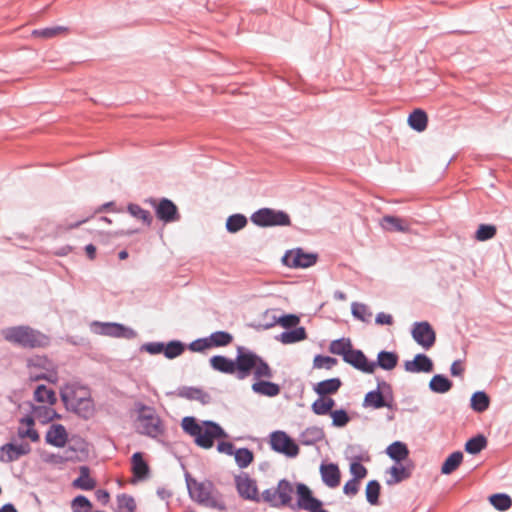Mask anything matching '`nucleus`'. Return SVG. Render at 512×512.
Listing matches in <instances>:
<instances>
[{"mask_svg":"<svg viewBox=\"0 0 512 512\" xmlns=\"http://www.w3.org/2000/svg\"><path fill=\"white\" fill-rule=\"evenodd\" d=\"M68 440V433L62 424H52L45 435L47 444L54 447H64Z\"/></svg>","mask_w":512,"mask_h":512,"instance_id":"19","label":"nucleus"},{"mask_svg":"<svg viewBox=\"0 0 512 512\" xmlns=\"http://www.w3.org/2000/svg\"><path fill=\"white\" fill-rule=\"evenodd\" d=\"M132 473L136 480H143L148 477L150 468L144 460L141 452H135L131 457Z\"/></svg>","mask_w":512,"mask_h":512,"instance_id":"22","label":"nucleus"},{"mask_svg":"<svg viewBox=\"0 0 512 512\" xmlns=\"http://www.w3.org/2000/svg\"><path fill=\"white\" fill-rule=\"evenodd\" d=\"M247 225V218L243 214H233L227 218L226 229L230 233H237Z\"/></svg>","mask_w":512,"mask_h":512,"instance_id":"45","label":"nucleus"},{"mask_svg":"<svg viewBox=\"0 0 512 512\" xmlns=\"http://www.w3.org/2000/svg\"><path fill=\"white\" fill-rule=\"evenodd\" d=\"M386 453L395 462H400L407 458L409 450L405 443L395 441L387 447Z\"/></svg>","mask_w":512,"mask_h":512,"instance_id":"34","label":"nucleus"},{"mask_svg":"<svg viewBox=\"0 0 512 512\" xmlns=\"http://www.w3.org/2000/svg\"><path fill=\"white\" fill-rule=\"evenodd\" d=\"M343 361L363 373L372 374V365H370V361L362 350L353 349L352 347L349 352L344 355Z\"/></svg>","mask_w":512,"mask_h":512,"instance_id":"16","label":"nucleus"},{"mask_svg":"<svg viewBox=\"0 0 512 512\" xmlns=\"http://www.w3.org/2000/svg\"><path fill=\"white\" fill-rule=\"evenodd\" d=\"M119 508H125L128 512H135L136 502L133 496L121 494L117 497Z\"/></svg>","mask_w":512,"mask_h":512,"instance_id":"57","label":"nucleus"},{"mask_svg":"<svg viewBox=\"0 0 512 512\" xmlns=\"http://www.w3.org/2000/svg\"><path fill=\"white\" fill-rule=\"evenodd\" d=\"M188 348L193 352H203L204 350L211 348V343L208 340V337L198 338L192 341Z\"/></svg>","mask_w":512,"mask_h":512,"instance_id":"58","label":"nucleus"},{"mask_svg":"<svg viewBox=\"0 0 512 512\" xmlns=\"http://www.w3.org/2000/svg\"><path fill=\"white\" fill-rule=\"evenodd\" d=\"M3 338L21 348H45L50 345V337L27 325L8 327L2 330Z\"/></svg>","mask_w":512,"mask_h":512,"instance_id":"3","label":"nucleus"},{"mask_svg":"<svg viewBox=\"0 0 512 512\" xmlns=\"http://www.w3.org/2000/svg\"><path fill=\"white\" fill-rule=\"evenodd\" d=\"M244 357L245 347L238 346L235 359H230L223 355H214L209 359V363L213 370L224 374H234L238 380H242Z\"/></svg>","mask_w":512,"mask_h":512,"instance_id":"5","label":"nucleus"},{"mask_svg":"<svg viewBox=\"0 0 512 512\" xmlns=\"http://www.w3.org/2000/svg\"><path fill=\"white\" fill-rule=\"evenodd\" d=\"M497 228L493 224H480L475 232V239L477 241H487L495 237Z\"/></svg>","mask_w":512,"mask_h":512,"instance_id":"51","label":"nucleus"},{"mask_svg":"<svg viewBox=\"0 0 512 512\" xmlns=\"http://www.w3.org/2000/svg\"><path fill=\"white\" fill-rule=\"evenodd\" d=\"M359 490V481L355 480L354 478L348 480L344 487L343 492L344 494L348 496H354L358 493Z\"/></svg>","mask_w":512,"mask_h":512,"instance_id":"63","label":"nucleus"},{"mask_svg":"<svg viewBox=\"0 0 512 512\" xmlns=\"http://www.w3.org/2000/svg\"><path fill=\"white\" fill-rule=\"evenodd\" d=\"M411 335L414 341L425 349L431 348L436 341V333L427 321L415 322Z\"/></svg>","mask_w":512,"mask_h":512,"instance_id":"12","label":"nucleus"},{"mask_svg":"<svg viewBox=\"0 0 512 512\" xmlns=\"http://www.w3.org/2000/svg\"><path fill=\"white\" fill-rule=\"evenodd\" d=\"M96 325H100L101 330L100 333L105 336L121 338L120 331L122 330V324L109 322V323H99L95 322Z\"/></svg>","mask_w":512,"mask_h":512,"instance_id":"52","label":"nucleus"},{"mask_svg":"<svg viewBox=\"0 0 512 512\" xmlns=\"http://www.w3.org/2000/svg\"><path fill=\"white\" fill-rule=\"evenodd\" d=\"M318 254L305 252L302 248H295L285 253L282 262L290 268H309L316 264Z\"/></svg>","mask_w":512,"mask_h":512,"instance_id":"11","label":"nucleus"},{"mask_svg":"<svg viewBox=\"0 0 512 512\" xmlns=\"http://www.w3.org/2000/svg\"><path fill=\"white\" fill-rule=\"evenodd\" d=\"M452 386V381L442 374L434 375L429 382V389L434 393H446Z\"/></svg>","mask_w":512,"mask_h":512,"instance_id":"33","label":"nucleus"},{"mask_svg":"<svg viewBox=\"0 0 512 512\" xmlns=\"http://www.w3.org/2000/svg\"><path fill=\"white\" fill-rule=\"evenodd\" d=\"M73 458L74 457L72 455L61 456L59 454L52 453L47 455V457L44 458V461L52 464H62L66 461L73 460Z\"/></svg>","mask_w":512,"mask_h":512,"instance_id":"64","label":"nucleus"},{"mask_svg":"<svg viewBox=\"0 0 512 512\" xmlns=\"http://www.w3.org/2000/svg\"><path fill=\"white\" fill-rule=\"evenodd\" d=\"M242 380L254 374L255 378H272L273 371L269 364L258 354L245 347L244 367Z\"/></svg>","mask_w":512,"mask_h":512,"instance_id":"7","label":"nucleus"},{"mask_svg":"<svg viewBox=\"0 0 512 512\" xmlns=\"http://www.w3.org/2000/svg\"><path fill=\"white\" fill-rule=\"evenodd\" d=\"M181 427L185 433L195 439L199 432H201L203 425H200L195 417L186 416L181 421Z\"/></svg>","mask_w":512,"mask_h":512,"instance_id":"47","label":"nucleus"},{"mask_svg":"<svg viewBox=\"0 0 512 512\" xmlns=\"http://www.w3.org/2000/svg\"><path fill=\"white\" fill-rule=\"evenodd\" d=\"M404 369L410 373H430L433 371V362L426 354L418 353L413 360L404 362Z\"/></svg>","mask_w":512,"mask_h":512,"instance_id":"17","label":"nucleus"},{"mask_svg":"<svg viewBox=\"0 0 512 512\" xmlns=\"http://www.w3.org/2000/svg\"><path fill=\"white\" fill-rule=\"evenodd\" d=\"M490 398L484 391H476L470 399L471 408L478 413H482L489 408Z\"/></svg>","mask_w":512,"mask_h":512,"instance_id":"35","label":"nucleus"},{"mask_svg":"<svg viewBox=\"0 0 512 512\" xmlns=\"http://www.w3.org/2000/svg\"><path fill=\"white\" fill-rule=\"evenodd\" d=\"M90 500L84 495H78L72 500L73 512H80L81 508H91Z\"/></svg>","mask_w":512,"mask_h":512,"instance_id":"59","label":"nucleus"},{"mask_svg":"<svg viewBox=\"0 0 512 512\" xmlns=\"http://www.w3.org/2000/svg\"><path fill=\"white\" fill-rule=\"evenodd\" d=\"M250 220L258 227H285L291 225V218L288 213L268 207L260 208L252 213Z\"/></svg>","mask_w":512,"mask_h":512,"instance_id":"6","label":"nucleus"},{"mask_svg":"<svg viewBox=\"0 0 512 512\" xmlns=\"http://www.w3.org/2000/svg\"><path fill=\"white\" fill-rule=\"evenodd\" d=\"M351 348H352L351 340L349 338L342 337V338L333 340L330 343L329 351L332 354L342 356V359H343L344 355H346Z\"/></svg>","mask_w":512,"mask_h":512,"instance_id":"43","label":"nucleus"},{"mask_svg":"<svg viewBox=\"0 0 512 512\" xmlns=\"http://www.w3.org/2000/svg\"><path fill=\"white\" fill-rule=\"evenodd\" d=\"M332 418V426L344 427L350 422V416L345 409H337L329 414Z\"/></svg>","mask_w":512,"mask_h":512,"instance_id":"54","label":"nucleus"},{"mask_svg":"<svg viewBox=\"0 0 512 512\" xmlns=\"http://www.w3.org/2000/svg\"><path fill=\"white\" fill-rule=\"evenodd\" d=\"M185 350V345L179 340H172L164 344L163 354L168 359L180 356Z\"/></svg>","mask_w":512,"mask_h":512,"instance_id":"49","label":"nucleus"},{"mask_svg":"<svg viewBox=\"0 0 512 512\" xmlns=\"http://www.w3.org/2000/svg\"><path fill=\"white\" fill-rule=\"evenodd\" d=\"M208 340L212 347H225L233 342V335L227 331H216L208 336Z\"/></svg>","mask_w":512,"mask_h":512,"instance_id":"40","label":"nucleus"},{"mask_svg":"<svg viewBox=\"0 0 512 512\" xmlns=\"http://www.w3.org/2000/svg\"><path fill=\"white\" fill-rule=\"evenodd\" d=\"M235 485L241 498L255 502L260 501L256 481L250 478L248 474L237 476L235 478Z\"/></svg>","mask_w":512,"mask_h":512,"instance_id":"14","label":"nucleus"},{"mask_svg":"<svg viewBox=\"0 0 512 512\" xmlns=\"http://www.w3.org/2000/svg\"><path fill=\"white\" fill-rule=\"evenodd\" d=\"M296 488L298 495V506L300 508L306 509L308 508V506L312 504H317V501L319 499L315 498L312 495V491L307 485L303 483H298Z\"/></svg>","mask_w":512,"mask_h":512,"instance_id":"32","label":"nucleus"},{"mask_svg":"<svg viewBox=\"0 0 512 512\" xmlns=\"http://www.w3.org/2000/svg\"><path fill=\"white\" fill-rule=\"evenodd\" d=\"M351 312L355 318L363 322H369L372 316V313L368 310V307L362 303H353L351 306Z\"/></svg>","mask_w":512,"mask_h":512,"instance_id":"55","label":"nucleus"},{"mask_svg":"<svg viewBox=\"0 0 512 512\" xmlns=\"http://www.w3.org/2000/svg\"><path fill=\"white\" fill-rule=\"evenodd\" d=\"M233 455L237 466L241 469L248 467L254 460L253 452L246 447L235 449Z\"/></svg>","mask_w":512,"mask_h":512,"instance_id":"41","label":"nucleus"},{"mask_svg":"<svg viewBox=\"0 0 512 512\" xmlns=\"http://www.w3.org/2000/svg\"><path fill=\"white\" fill-rule=\"evenodd\" d=\"M427 123V113L422 109H415L408 116V125L417 132H423L427 128Z\"/></svg>","mask_w":512,"mask_h":512,"instance_id":"30","label":"nucleus"},{"mask_svg":"<svg viewBox=\"0 0 512 512\" xmlns=\"http://www.w3.org/2000/svg\"><path fill=\"white\" fill-rule=\"evenodd\" d=\"M252 391L267 397H275L280 393V386L271 381L259 380L251 386Z\"/></svg>","mask_w":512,"mask_h":512,"instance_id":"27","label":"nucleus"},{"mask_svg":"<svg viewBox=\"0 0 512 512\" xmlns=\"http://www.w3.org/2000/svg\"><path fill=\"white\" fill-rule=\"evenodd\" d=\"M270 447L273 451L289 458L299 454V446L285 431L277 430L270 434Z\"/></svg>","mask_w":512,"mask_h":512,"instance_id":"9","label":"nucleus"},{"mask_svg":"<svg viewBox=\"0 0 512 512\" xmlns=\"http://www.w3.org/2000/svg\"><path fill=\"white\" fill-rule=\"evenodd\" d=\"M381 227L389 232H408L409 224L400 217L385 215L380 221Z\"/></svg>","mask_w":512,"mask_h":512,"instance_id":"24","label":"nucleus"},{"mask_svg":"<svg viewBox=\"0 0 512 512\" xmlns=\"http://www.w3.org/2000/svg\"><path fill=\"white\" fill-rule=\"evenodd\" d=\"M64 31H67V28L63 26L46 27L42 29H35L32 32V35L35 37L49 39L55 37L56 35Z\"/></svg>","mask_w":512,"mask_h":512,"instance_id":"53","label":"nucleus"},{"mask_svg":"<svg viewBox=\"0 0 512 512\" xmlns=\"http://www.w3.org/2000/svg\"><path fill=\"white\" fill-rule=\"evenodd\" d=\"M175 394L178 397L185 398L187 400H195L200 402L202 405H207L211 402V396L209 393L204 391L202 388L193 386H181L177 389Z\"/></svg>","mask_w":512,"mask_h":512,"instance_id":"18","label":"nucleus"},{"mask_svg":"<svg viewBox=\"0 0 512 512\" xmlns=\"http://www.w3.org/2000/svg\"><path fill=\"white\" fill-rule=\"evenodd\" d=\"M34 399L37 402L48 403L50 405L55 404L57 401L55 392L44 384L37 386L34 391Z\"/></svg>","mask_w":512,"mask_h":512,"instance_id":"38","label":"nucleus"},{"mask_svg":"<svg viewBox=\"0 0 512 512\" xmlns=\"http://www.w3.org/2000/svg\"><path fill=\"white\" fill-rule=\"evenodd\" d=\"M155 210L156 217L164 223H172L180 220V213L175 203L168 198H148L145 200Z\"/></svg>","mask_w":512,"mask_h":512,"instance_id":"10","label":"nucleus"},{"mask_svg":"<svg viewBox=\"0 0 512 512\" xmlns=\"http://www.w3.org/2000/svg\"><path fill=\"white\" fill-rule=\"evenodd\" d=\"M127 211L131 216L140 219L147 226H150L152 224V215L148 210L143 209L140 205L129 203L127 206Z\"/></svg>","mask_w":512,"mask_h":512,"instance_id":"44","label":"nucleus"},{"mask_svg":"<svg viewBox=\"0 0 512 512\" xmlns=\"http://www.w3.org/2000/svg\"><path fill=\"white\" fill-rule=\"evenodd\" d=\"M276 492L280 498L281 504L287 505L292 499L291 498V494L293 493L292 484L286 479H281L278 482Z\"/></svg>","mask_w":512,"mask_h":512,"instance_id":"48","label":"nucleus"},{"mask_svg":"<svg viewBox=\"0 0 512 512\" xmlns=\"http://www.w3.org/2000/svg\"><path fill=\"white\" fill-rule=\"evenodd\" d=\"M311 410L314 414L319 416L330 414L326 404L323 401V396H319V398L312 403Z\"/></svg>","mask_w":512,"mask_h":512,"instance_id":"61","label":"nucleus"},{"mask_svg":"<svg viewBox=\"0 0 512 512\" xmlns=\"http://www.w3.org/2000/svg\"><path fill=\"white\" fill-rule=\"evenodd\" d=\"M381 485L377 480H370L366 485V500L371 505L379 504Z\"/></svg>","mask_w":512,"mask_h":512,"instance_id":"46","label":"nucleus"},{"mask_svg":"<svg viewBox=\"0 0 512 512\" xmlns=\"http://www.w3.org/2000/svg\"><path fill=\"white\" fill-rule=\"evenodd\" d=\"M386 404V396L379 390H371L366 393L362 406L364 408L381 409Z\"/></svg>","mask_w":512,"mask_h":512,"instance_id":"28","label":"nucleus"},{"mask_svg":"<svg viewBox=\"0 0 512 512\" xmlns=\"http://www.w3.org/2000/svg\"><path fill=\"white\" fill-rule=\"evenodd\" d=\"M399 361V356L394 351H386L381 350L377 354L376 361H370V365H372V373L375 371L376 367H380L383 370H392L394 369Z\"/></svg>","mask_w":512,"mask_h":512,"instance_id":"20","label":"nucleus"},{"mask_svg":"<svg viewBox=\"0 0 512 512\" xmlns=\"http://www.w3.org/2000/svg\"><path fill=\"white\" fill-rule=\"evenodd\" d=\"M34 416L42 424H46L54 418L60 417L53 408L47 406L36 407L34 409Z\"/></svg>","mask_w":512,"mask_h":512,"instance_id":"50","label":"nucleus"},{"mask_svg":"<svg viewBox=\"0 0 512 512\" xmlns=\"http://www.w3.org/2000/svg\"><path fill=\"white\" fill-rule=\"evenodd\" d=\"M320 473L322 481L330 488H335L340 483V470L334 463L321 464Z\"/></svg>","mask_w":512,"mask_h":512,"instance_id":"21","label":"nucleus"},{"mask_svg":"<svg viewBox=\"0 0 512 512\" xmlns=\"http://www.w3.org/2000/svg\"><path fill=\"white\" fill-rule=\"evenodd\" d=\"M142 351H146L151 355L163 353L164 343L163 342H148L141 346Z\"/></svg>","mask_w":512,"mask_h":512,"instance_id":"60","label":"nucleus"},{"mask_svg":"<svg viewBox=\"0 0 512 512\" xmlns=\"http://www.w3.org/2000/svg\"><path fill=\"white\" fill-rule=\"evenodd\" d=\"M80 475L76 478L72 485L81 490L90 491L95 488L96 481L90 477V468L88 466H81Z\"/></svg>","mask_w":512,"mask_h":512,"instance_id":"29","label":"nucleus"},{"mask_svg":"<svg viewBox=\"0 0 512 512\" xmlns=\"http://www.w3.org/2000/svg\"><path fill=\"white\" fill-rule=\"evenodd\" d=\"M30 451L31 446L28 443H6L0 447V461L3 463L14 462L22 456L29 454Z\"/></svg>","mask_w":512,"mask_h":512,"instance_id":"15","label":"nucleus"},{"mask_svg":"<svg viewBox=\"0 0 512 512\" xmlns=\"http://www.w3.org/2000/svg\"><path fill=\"white\" fill-rule=\"evenodd\" d=\"M487 446V438L483 434L471 437L465 443V451L469 454L476 455Z\"/></svg>","mask_w":512,"mask_h":512,"instance_id":"37","label":"nucleus"},{"mask_svg":"<svg viewBox=\"0 0 512 512\" xmlns=\"http://www.w3.org/2000/svg\"><path fill=\"white\" fill-rule=\"evenodd\" d=\"M391 479L387 480L388 485H393L411 477L412 471L406 466H392L390 468Z\"/></svg>","mask_w":512,"mask_h":512,"instance_id":"42","label":"nucleus"},{"mask_svg":"<svg viewBox=\"0 0 512 512\" xmlns=\"http://www.w3.org/2000/svg\"><path fill=\"white\" fill-rule=\"evenodd\" d=\"M325 437L324 430L317 426L306 428L299 435V442L305 446H311L321 441Z\"/></svg>","mask_w":512,"mask_h":512,"instance_id":"26","label":"nucleus"},{"mask_svg":"<svg viewBox=\"0 0 512 512\" xmlns=\"http://www.w3.org/2000/svg\"><path fill=\"white\" fill-rule=\"evenodd\" d=\"M463 461V453L461 451H455L451 453L443 462L441 466V473L449 475L454 472Z\"/></svg>","mask_w":512,"mask_h":512,"instance_id":"36","label":"nucleus"},{"mask_svg":"<svg viewBox=\"0 0 512 512\" xmlns=\"http://www.w3.org/2000/svg\"><path fill=\"white\" fill-rule=\"evenodd\" d=\"M490 504L498 511H507L512 506V499L506 493H495L489 496Z\"/></svg>","mask_w":512,"mask_h":512,"instance_id":"39","label":"nucleus"},{"mask_svg":"<svg viewBox=\"0 0 512 512\" xmlns=\"http://www.w3.org/2000/svg\"><path fill=\"white\" fill-rule=\"evenodd\" d=\"M227 437L228 434L218 423L206 420L203 421L201 432H199L194 442L201 448L210 449L213 447L215 440Z\"/></svg>","mask_w":512,"mask_h":512,"instance_id":"8","label":"nucleus"},{"mask_svg":"<svg viewBox=\"0 0 512 512\" xmlns=\"http://www.w3.org/2000/svg\"><path fill=\"white\" fill-rule=\"evenodd\" d=\"M346 454H349V457L352 460L350 464V473L353 475V478L357 481L365 478L367 475V469L361 464V462L369 461L367 452H365L364 455L359 445H350L346 450Z\"/></svg>","mask_w":512,"mask_h":512,"instance_id":"13","label":"nucleus"},{"mask_svg":"<svg viewBox=\"0 0 512 512\" xmlns=\"http://www.w3.org/2000/svg\"><path fill=\"white\" fill-rule=\"evenodd\" d=\"M185 480L189 495L194 501L207 508L226 511L227 506L223 496L211 481L199 482L189 473L185 474Z\"/></svg>","mask_w":512,"mask_h":512,"instance_id":"2","label":"nucleus"},{"mask_svg":"<svg viewBox=\"0 0 512 512\" xmlns=\"http://www.w3.org/2000/svg\"><path fill=\"white\" fill-rule=\"evenodd\" d=\"M341 386V379L336 377L318 382L313 390L318 396H329L337 393Z\"/></svg>","mask_w":512,"mask_h":512,"instance_id":"25","label":"nucleus"},{"mask_svg":"<svg viewBox=\"0 0 512 512\" xmlns=\"http://www.w3.org/2000/svg\"><path fill=\"white\" fill-rule=\"evenodd\" d=\"M307 338V333L304 327H295L292 330L282 332L277 339L283 344H292L300 342Z\"/></svg>","mask_w":512,"mask_h":512,"instance_id":"31","label":"nucleus"},{"mask_svg":"<svg viewBox=\"0 0 512 512\" xmlns=\"http://www.w3.org/2000/svg\"><path fill=\"white\" fill-rule=\"evenodd\" d=\"M60 396L68 411L85 420L94 416L95 405L87 386L78 382L68 383L61 388Z\"/></svg>","mask_w":512,"mask_h":512,"instance_id":"1","label":"nucleus"},{"mask_svg":"<svg viewBox=\"0 0 512 512\" xmlns=\"http://www.w3.org/2000/svg\"><path fill=\"white\" fill-rule=\"evenodd\" d=\"M18 436L20 438H29L32 442H37L40 439L39 433L33 429V427H29L27 429H18Z\"/></svg>","mask_w":512,"mask_h":512,"instance_id":"62","label":"nucleus"},{"mask_svg":"<svg viewBox=\"0 0 512 512\" xmlns=\"http://www.w3.org/2000/svg\"><path fill=\"white\" fill-rule=\"evenodd\" d=\"M139 433L160 441L165 434V426L153 407L139 404L138 407Z\"/></svg>","mask_w":512,"mask_h":512,"instance_id":"4","label":"nucleus"},{"mask_svg":"<svg viewBox=\"0 0 512 512\" xmlns=\"http://www.w3.org/2000/svg\"><path fill=\"white\" fill-rule=\"evenodd\" d=\"M300 322V318L295 314H283V315H272V322H266L262 324L264 329H269L279 324L285 329H292L297 327Z\"/></svg>","mask_w":512,"mask_h":512,"instance_id":"23","label":"nucleus"},{"mask_svg":"<svg viewBox=\"0 0 512 512\" xmlns=\"http://www.w3.org/2000/svg\"><path fill=\"white\" fill-rule=\"evenodd\" d=\"M337 362L336 358L319 354L314 357L313 367L317 369L326 368L327 370H330L337 364Z\"/></svg>","mask_w":512,"mask_h":512,"instance_id":"56","label":"nucleus"}]
</instances>
